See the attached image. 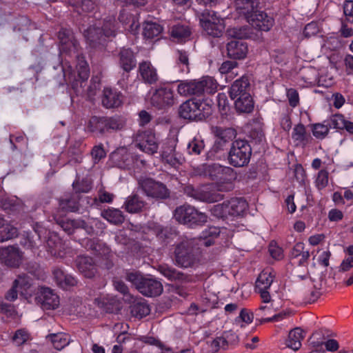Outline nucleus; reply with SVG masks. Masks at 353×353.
Masks as SVG:
<instances>
[{"instance_id":"obj_1","label":"nucleus","mask_w":353,"mask_h":353,"mask_svg":"<svg viewBox=\"0 0 353 353\" xmlns=\"http://www.w3.org/2000/svg\"><path fill=\"white\" fill-rule=\"evenodd\" d=\"M58 39L60 53L77 61L76 68L79 77L82 79V85L90 76L89 66L83 54V49L70 28H61L58 32Z\"/></svg>"},{"instance_id":"obj_2","label":"nucleus","mask_w":353,"mask_h":353,"mask_svg":"<svg viewBox=\"0 0 353 353\" xmlns=\"http://www.w3.org/2000/svg\"><path fill=\"white\" fill-rule=\"evenodd\" d=\"M235 6L255 29L269 31L274 24V18L261 10V0H235Z\"/></svg>"},{"instance_id":"obj_3","label":"nucleus","mask_w":353,"mask_h":353,"mask_svg":"<svg viewBox=\"0 0 353 353\" xmlns=\"http://www.w3.org/2000/svg\"><path fill=\"white\" fill-rule=\"evenodd\" d=\"M178 112L181 119L201 121L212 114V110L208 103L199 99H190L180 105Z\"/></svg>"},{"instance_id":"obj_4","label":"nucleus","mask_w":353,"mask_h":353,"mask_svg":"<svg viewBox=\"0 0 353 353\" xmlns=\"http://www.w3.org/2000/svg\"><path fill=\"white\" fill-rule=\"evenodd\" d=\"M217 88L216 81L210 77L201 79L180 81L177 86L178 93L183 97L200 96L204 92H214Z\"/></svg>"},{"instance_id":"obj_5","label":"nucleus","mask_w":353,"mask_h":353,"mask_svg":"<svg viewBox=\"0 0 353 353\" xmlns=\"http://www.w3.org/2000/svg\"><path fill=\"white\" fill-rule=\"evenodd\" d=\"M197 240L194 238L184 237L180 243L176 245L174 256V263L181 268H190L197 261L196 257V243Z\"/></svg>"},{"instance_id":"obj_6","label":"nucleus","mask_w":353,"mask_h":353,"mask_svg":"<svg viewBox=\"0 0 353 353\" xmlns=\"http://www.w3.org/2000/svg\"><path fill=\"white\" fill-rule=\"evenodd\" d=\"M248 206L244 199L232 198L229 201L214 205L210 212L214 216L225 220L243 216Z\"/></svg>"},{"instance_id":"obj_7","label":"nucleus","mask_w":353,"mask_h":353,"mask_svg":"<svg viewBox=\"0 0 353 353\" xmlns=\"http://www.w3.org/2000/svg\"><path fill=\"white\" fill-rule=\"evenodd\" d=\"M174 217L179 223L190 228L202 225L208 221V216L205 213L199 212L190 205L177 207L174 212Z\"/></svg>"},{"instance_id":"obj_8","label":"nucleus","mask_w":353,"mask_h":353,"mask_svg":"<svg viewBox=\"0 0 353 353\" xmlns=\"http://www.w3.org/2000/svg\"><path fill=\"white\" fill-rule=\"evenodd\" d=\"M251 155L252 148L248 141L238 139L232 143L228 159L234 167H243L248 164Z\"/></svg>"},{"instance_id":"obj_9","label":"nucleus","mask_w":353,"mask_h":353,"mask_svg":"<svg viewBox=\"0 0 353 353\" xmlns=\"http://www.w3.org/2000/svg\"><path fill=\"white\" fill-rule=\"evenodd\" d=\"M138 184L139 189L148 198L163 201L170 196V191L166 185L152 178L140 179Z\"/></svg>"},{"instance_id":"obj_10","label":"nucleus","mask_w":353,"mask_h":353,"mask_svg":"<svg viewBox=\"0 0 353 353\" xmlns=\"http://www.w3.org/2000/svg\"><path fill=\"white\" fill-rule=\"evenodd\" d=\"M184 194L196 201L205 203H215L223 199V195L212 190L210 187L204 185L194 188L191 185H186L184 189Z\"/></svg>"},{"instance_id":"obj_11","label":"nucleus","mask_w":353,"mask_h":353,"mask_svg":"<svg viewBox=\"0 0 353 353\" xmlns=\"http://www.w3.org/2000/svg\"><path fill=\"white\" fill-rule=\"evenodd\" d=\"M63 72L65 83L70 84L72 89L74 90L77 94H83L85 92H86L89 98H92L96 95L97 91L99 89V82L97 83L96 81H93L92 79L90 85L87 88L86 90H85L84 87L86 84L88 79L84 81L81 85V83L82 79L79 76L78 70L77 77L74 74H73L70 70H65L63 67Z\"/></svg>"},{"instance_id":"obj_12","label":"nucleus","mask_w":353,"mask_h":353,"mask_svg":"<svg viewBox=\"0 0 353 353\" xmlns=\"http://www.w3.org/2000/svg\"><path fill=\"white\" fill-rule=\"evenodd\" d=\"M135 146L141 151L153 154L159 148V143L155 134L150 130L138 131L134 137Z\"/></svg>"},{"instance_id":"obj_13","label":"nucleus","mask_w":353,"mask_h":353,"mask_svg":"<svg viewBox=\"0 0 353 353\" xmlns=\"http://www.w3.org/2000/svg\"><path fill=\"white\" fill-rule=\"evenodd\" d=\"M175 100L173 90L166 87L156 89L151 97L152 105L158 109H164L172 106Z\"/></svg>"},{"instance_id":"obj_14","label":"nucleus","mask_w":353,"mask_h":353,"mask_svg":"<svg viewBox=\"0 0 353 353\" xmlns=\"http://www.w3.org/2000/svg\"><path fill=\"white\" fill-rule=\"evenodd\" d=\"M53 219L68 234H72L76 229H83L85 232L91 234L94 232L92 226L89 225L82 219H69L65 217L53 216Z\"/></svg>"},{"instance_id":"obj_15","label":"nucleus","mask_w":353,"mask_h":353,"mask_svg":"<svg viewBox=\"0 0 353 353\" xmlns=\"http://www.w3.org/2000/svg\"><path fill=\"white\" fill-rule=\"evenodd\" d=\"M148 228L156 235L157 238L163 243H170L178 236V231L171 225H162L156 222L148 224Z\"/></svg>"},{"instance_id":"obj_16","label":"nucleus","mask_w":353,"mask_h":353,"mask_svg":"<svg viewBox=\"0 0 353 353\" xmlns=\"http://www.w3.org/2000/svg\"><path fill=\"white\" fill-rule=\"evenodd\" d=\"M36 299L43 310H54L59 304V298L57 294L46 287H41L39 289Z\"/></svg>"},{"instance_id":"obj_17","label":"nucleus","mask_w":353,"mask_h":353,"mask_svg":"<svg viewBox=\"0 0 353 353\" xmlns=\"http://www.w3.org/2000/svg\"><path fill=\"white\" fill-rule=\"evenodd\" d=\"M75 265L79 272L85 278L92 279L97 273L98 268L93 258L81 255L77 256Z\"/></svg>"},{"instance_id":"obj_18","label":"nucleus","mask_w":353,"mask_h":353,"mask_svg":"<svg viewBox=\"0 0 353 353\" xmlns=\"http://www.w3.org/2000/svg\"><path fill=\"white\" fill-rule=\"evenodd\" d=\"M118 65L123 72L129 73L137 65L136 54L129 48H122L117 54Z\"/></svg>"},{"instance_id":"obj_19","label":"nucleus","mask_w":353,"mask_h":353,"mask_svg":"<svg viewBox=\"0 0 353 353\" xmlns=\"http://www.w3.org/2000/svg\"><path fill=\"white\" fill-rule=\"evenodd\" d=\"M139 73L142 81L145 84H155L159 79L157 69L149 61H143L139 63Z\"/></svg>"},{"instance_id":"obj_20","label":"nucleus","mask_w":353,"mask_h":353,"mask_svg":"<svg viewBox=\"0 0 353 353\" xmlns=\"http://www.w3.org/2000/svg\"><path fill=\"white\" fill-rule=\"evenodd\" d=\"M101 103L108 109L118 108L123 103V94L115 89L105 88L103 91Z\"/></svg>"},{"instance_id":"obj_21","label":"nucleus","mask_w":353,"mask_h":353,"mask_svg":"<svg viewBox=\"0 0 353 353\" xmlns=\"http://www.w3.org/2000/svg\"><path fill=\"white\" fill-rule=\"evenodd\" d=\"M1 262L8 267H19L21 262V254L18 248L8 246L1 248Z\"/></svg>"},{"instance_id":"obj_22","label":"nucleus","mask_w":353,"mask_h":353,"mask_svg":"<svg viewBox=\"0 0 353 353\" xmlns=\"http://www.w3.org/2000/svg\"><path fill=\"white\" fill-rule=\"evenodd\" d=\"M139 292L145 296H157L163 292V285L155 279L145 278L139 288Z\"/></svg>"},{"instance_id":"obj_23","label":"nucleus","mask_w":353,"mask_h":353,"mask_svg":"<svg viewBox=\"0 0 353 353\" xmlns=\"http://www.w3.org/2000/svg\"><path fill=\"white\" fill-rule=\"evenodd\" d=\"M83 35L91 48H97L105 42V37L100 28L91 26L83 30Z\"/></svg>"},{"instance_id":"obj_24","label":"nucleus","mask_w":353,"mask_h":353,"mask_svg":"<svg viewBox=\"0 0 353 353\" xmlns=\"http://www.w3.org/2000/svg\"><path fill=\"white\" fill-rule=\"evenodd\" d=\"M52 275L57 285L63 289L75 286L78 283V280L74 276L65 273L59 267L53 268Z\"/></svg>"},{"instance_id":"obj_25","label":"nucleus","mask_w":353,"mask_h":353,"mask_svg":"<svg viewBox=\"0 0 353 353\" xmlns=\"http://www.w3.org/2000/svg\"><path fill=\"white\" fill-rule=\"evenodd\" d=\"M292 139L296 146L305 148L312 139L310 133L307 132L305 125L300 123L294 125L292 132Z\"/></svg>"},{"instance_id":"obj_26","label":"nucleus","mask_w":353,"mask_h":353,"mask_svg":"<svg viewBox=\"0 0 353 353\" xmlns=\"http://www.w3.org/2000/svg\"><path fill=\"white\" fill-rule=\"evenodd\" d=\"M227 52L230 58L243 59L248 53V45L241 40H232L227 44Z\"/></svg>"},{"instance_id":"obj_27","label":"nucleus","mask_w":353,"mask_h":353,"mask_svg":"<svg viewBox=\"0 0 353 353\" xmlns=\"http://www.w3.org/2000/svg\"><path fill=\"white\" fill-rule=\"evenodd\" d=\"M250 82L248 78L242 77L236 80L231 85L229 94L232 99H235L245 93H250Z\"/></svg>"},{"instance_id":"obj_28","label":"nucleus","mask_w":353,"mask_h":353,"mask_svg":"<svg viewBox=\"0 0 353 353\" xmlns=\"http://www.w3.org/2000/svg\"><path fill=\"white\" fill-rule=\"evenodd\" d=\"M158 270L170 281L185 282L188 281L186 274L167 264L160 265Z\"/></svg>"},{"instance_id":"obj_29","label":"nucleus","mask_w":353,"mask_h":353,"mask_svg":"<svg viewBox=\"0 0 353 353\" xmlns=\"http://www.w3.org/2000/svg\"><path fill=\"white\" fill-rule=\"evenodd\" d=\"M221 20L223 19L218 17L214 11L205 10L199 17L200 24L203 30H208L210 24L215 25L216 31L221 28Z\"/></svg>"},{"instance_id":"obj_30","label":"nucleus","mask_w":353,"mask_h":353,"mask_svg":"<svg viewBox=\"0 0 353 353\" xmlns=\"http://www.w3.org/2000/svg\"><path fill=\"white\" fill-rule=\"evenodd\" d=\"M59 205L63 212H77L79 209V196L76 194H65L59 199Z\"/></svg>"},{"instance_id":"obj_31","label":"nucleus","mask_w":353,"mask_h":353,"mask_svg":"<svg viewBox=\"0 0 353 353\" xmlns=\"http://www.w3.org/2000/svg\"><path fill=\"white\" fill-rule=\"evenodd\" d=\"M234 107L237 112L250 113L254 109V101L250 93H245L235 99Z\"/></svg>"},{"instance_id":"obj_32","label":"nucleus","mask_w":353,"mask_h":353,"mask_svg":"<svg viewBox=\"0 0 353 353\" xmlns=\"http://www.w3.org/2000/svg\"><path fill=\"white\" fill-rule=\"evenodd\" d=\"M86 129L97 135L105 134L104 117H91L87 123Z\"/></svg>"},{"instance_id":"obj_33","label":"nucleus","mask_w":353,"mask_h":353,"mask_svg":"<svg viewBox=\"0 0 353 353\" xmlns=\"http://www.w3.org/2000/svg\"><path fill=\"white\" fill-rule=\"evenodd\" d=\"M146 203L138 195L134 194L128 196L124 203L125 210L129 213L141 212Z\"/></svg>"},{"instance_id":"obj_34","label":"nucleus","mask_w":353,"mask_h":353,"mask_svg":"<svg viewBox=\"0 0 353 353\" xmlns=\"http://www.w3.org/2000/svg\"><path fill=\"white\" fill-rule=\"evenodd\" d=\"M105 133L121 130L125 125L124 120L118 115L104 117Z\"/></svg>"},{"instance_id":"obj_35","label":"nucleus","mask_w":353,"mask_h":353,"mask_svg":"<svg viewBox=\"0 0 353 353\" xmlns=\"http://www.w3.org/2000/svg\"><path fill=\"white\" fill-rule=\"evenodd\" d=\"M101 30L105 38L114 37L119 29V23L114 17H108L103 19Z\"/></svg>"},{"instance_id":"obj_36","label":"nucleus","mask_w":353,"mask_h":353,"mask_svg":"<svg viewBox=\"0 0 353 353\" xmlns=\"http://www.w3.org/2000/svg\"><path fill=\"white\" fill-rule=\"evenodd\" d=\"M162 158L165 163L173 167L181 164L183 161L181 154L176 152L174 147L165 150L163 152Z\"/></svg>"},{"instance_id":"obj_37","label":"nucleus","mask_w":353,"mask_h":353,"mask_svg":"<svg viewBox=\"0 0 353 353\" xmlns=\"http://www.w3.org/2000/svg\"><path fill=\"white\" fill-rule=\"evenodd\" d=\"M101 216L110 223L119 225L123 223L125 218L123 212L119 209L108 208L101 212Z\"/></svg>"},{"instance_id":"obj_38","label":"nucleus","mask_w":353,"mask_h":353,"mask_svg":"<svg viewBox=\"0 0 353 353\" xmlns=\"http://www.w3.org/2000/svg\"><path fill=\"white\" fill-rule=\"evenodd\" d=\"M68 3L79 14L90 12L95 7V0H68Z\"/></svg>"},{"instance_id":"obj_39","label":"nucleus","mask_w":353,"mask_h":353,"mask_svg":"<svg viewBox=\"0 0 353 353\" xmlns=\"http://www.w3.org/2000/svg\"><path fill=\"white\" fill-rule=\"evenodd\" d=\"M304 338L303 331L299 327H296L289 333L288 346L294 350H298L301 346V340Z\"/></svg>"},{"instance_id":"obj_40","label":"nucleus","mask_w":353,"mask_h":353,"mask_svg":"<svg viewBox=\"0 0 353 353\" xmlns=\"http://www.w3.org/2000/svg\"><path fill=\"white\" fill-rule=\"evenodd\" d=\"M274 279V274L273 272L268 271L261 272L256 281L255 289L268 290Z\"/></svg>"},{"instance_id":"obj_41","label":"nucleus","mask_w":353,"mask_h":353,"mask_svg":"<svg viewBox=\"0 0 353 353\" xmlns=\"http://www.w3.org/2000/svg\"><path fill=\"white\" fill-rule=\"evenodd\" d=\"M212 132L216 137H219L228 143L232 141L236 134V130L232 128L216 126L213 128Z\"/></svg>"},{"instance_id":"obj_42","label":"nucleus","mask_w":353,"mask_h":353,"mask_svg":"<svg viewBox=\"0 0 353 353\" xmlns=\"http://www.w3.org/2000/svg\"><path fill=\"white\" fill-rule=\"evenodd\" d=\"M131 312L134 316L142 319L150 313V307L146 301H140L131 306Z\"/></svg>"},{"instance_id":"obj_43","label":"nucleus","mask_w":353,"mask_h":353,"mask_svg":"<svg viewBox=\"0 0 353 353\" xmlns=\"http://www.w3.org/2000/svg\"><path fill=\"white\" fill-rule=\"evenodd\" d=\"M56 350H61L69 344L68 336L64 333L51 334L47 336Z\"/></svg>"},{"instance_id":"obj_44","label":"nucleus","mask_w":353,"mask_h":353,"mask_svg":"<svg viewBox=\"0 0 353 353\" xmlns=\"http://www.w3.org/2000/svg\"><path fill=\"white\" fill-rule=\"evenodd\" d=\"M163 30V28L154 22H146L144 24L143 35L148 39H153L159 36Z\"/></svg>"},{"instance_id":"obj_45","label":"nucleus","mask_w":353,"mask_h":353,"mask_svg":"<svg viewBox=\"0 0 353 353\" xmlns=\"http://www.w3.org/2000/svg\"><path fill=\"white\" fill-rule=\"evenodd\" d=\"M34 25L26 16H19L13 22V30L17 32H25L34 28Z\"/></svg>"},{"instance_id":"obj_46","label":"nucleus","mask_w":353,"mask_h":353,"mask_svg":"<svg viewBox=\"0 0 353 353\" xmlns=\"http://www.w3.org/2000/svg\"><path fill=\"white\" fill-rule=\"evenodd\" d=\"M61 240L57 235L51 234L48 237L46 246L48 252H50L51 255H57L58 252L61 250Z\"/></svg>"},{"instance_id":"obj_47","label":"nucleus","mask_w":353,"mask_h":353,"mask_svg":"<svg viewBox=\"0 0 353 353\" xmlns=\"http://www.w3.org/2000/svg\"><path fill=\"white\" fill-rule=\"evenodd\" d=\"M176 63L181 72H189V58L185 51L177 50L176 52Z\"/></svg>"},{"instance_id":"obj_48","label":"nucleus","mask_w":353,"mask_h":353,"mask_svg":"<svg viewBox=\"0 0 353 353\" xmlns=\"http://www.w3.org/2000/svg\"><path fill=\"white\" fill-rule=\"evenodd\" d=\"M190 35V30L188 26L183 25H176L172 28L171 36L173 38L177 39L179 41H182L189 37Z\"/></svg>"},{"instance_id":"obj_49","label":"nucleus","mask_w":353,"mask_h":353,"mask_svg":"<svg viewBox=\"0 0 353 353\" xmlns=\"http://www.w3.org/2000/svg\"><path fill=\"white\" fill-rule=\"evenodd\" d=\"M19 203L17 198H9L1 194V209L9 212H15L19 208Z\"/></svg>"},{"instance_id":"obj_50","label":"nucleus","mask_w":353,"mask_h":353,"mask_svg":"<svg viewBox=\"0 0 353 353\" xmlns=\"http://www.w3.org/2000/svg\"><path fill=\"white\" fill-rule=\"evenodd\" d=\"M228 34L239 40L246 39L250 37V29L248 26H242L239 28H232L227 30Z\"/></svg>"},{"instance_id":"obj_51","label":"nucleus","mask_w":353,"mask_h":353,"mask_svg":"<svg viewBox=\"0 0 353 353\" xmlns=\"http://www.w3.org/2000/svg\"><path fill=\"white\" fill-rule=\"evenodd\" d=\"M18 236L17 228L9 223H1V242L7 241Z\"/></svg>"},{"instance_id":"obj_52","label":"nucleus","mask_w":353,"mask_h":353,"mask_svg":"<svg viewBox=\"0 0 353 353\" xmlns=\"http://www.w3.org/2000/svg\"><path fill=\"white\" fill-rule=\"evenodd\" d=\"M27 274L30 276L35 279H43L45 276V272L43 270L37 263H30L26 266Z\"/></svg>"},{"instance_id":"obj_53","label":"nucleus","mask_w":353,"mask_h":353,"mask_svg":"<svg viewBox=\"0 0 353 353\" xmlns=\"http://www.w3.org/2000/svg\"><path fill=\"white\" fill-rule=\"evenodd\" d=\"M205 147L202 140L194 138L188 145V151L190 154L199 155L203 150Z\"/></svg>"},{"instance_id":"obj_54","label":"nucleus","mask_w":353,"mask_h":353,"mask_svg":"<svg viewBox=\"0 0 353 353\" xmlns=\"http://www.w3.org/2000/svg\"><path fill=\"white\" fill-rule=\"evenodd\" d=\"M326 122L330 128L344 130V127H345V119L344 117L340 114L332 115Z\"/></svg>"},{"instance_id":"obj_55","label":"nucleus","mask_w":353,"mask_h":353,"mask_svg":"<svg viewBox=\"0 0 353 353\" xmlns=\"http://www.w3.org/2000/svg\"><path fill=\"white\" fill-rule=\"evenodd\" d=\"M119 20L123 24H130V27L132 30L137 29L139 27V24L136 21L135 17L125 12V10H122L120 12Z\"/></svg>"},{"instance_id":"obj_56","label":"nucleus","mask_w":353,"mask_h":353,"mask_svg":"<svg viewBox=\"0 0 353 353\" xmlns=\"http://www.w3.org/2000/svg\"><path fill=\"white\" fill-rule=\"evenodd\" d=\"M72 187L76 194L87 193L92 189V183L89 180L83 179L81 181H74Z\"/></svg>"},{"instance_id":"obj_57","label":"nucleus","mask_w":353,"mask_h":353,"mask_svg":"<svg viewBox=\"0 0 353 353\" xmlns=\"http://www.w3.org/2000/svg\"><path fill=\"white\" fill-rule=\"evenodd\" d=\"M30 339V334L25 329L17 330L12 337V340L17 345H23Z\"/></svg>"},{"instance_id":"obj_58","label":"nucleus","mask_w":353,"mask_h":353,"mask_svg":"<svg viewBox=\"0 0 353 353\" xmlns=\"http://www.w3.org/2000/svg\"><path fill=\"white\" fill-rule=\"evenodd\" d=\"M329 125L322 123H316L312 125V133L313 135L319 139H324L329 132Z\"/></svg>"},{"instance_id":"obj_59","label":"nucleus","mask_w":353,"mask_h":353,"mask_svg":"<svg viewBox=\"0 0 353 353\" xmlns=\"http://www.w3.org/2000/svg\"><path fill=\"white\" fill-rule=\"evenodd\" d=\"M14 287H20L21 289L26 290L32 285V279L28 274H19L14 282Z\"/></svg>"},{"instance_id":"obj_60","label":"nucleus","mask_w":353,"mask_h":353,"mask_svg":"<svg viewBox=\"0 0 353 353\" xmlns=\"http://www.w3.org/2000/svg\"><path fill=\"white\" fill-rule=\"evenodd\" d=\"M125 279L134 285L136 288L139 290V288L142 284V281L145 277H143L138 272H132L126 273Z\"/></svg>"},{"instance_id":"obj_61","label":"nucleus","mask_w":353,"mask_h":353,"mask_svg":"<svg viewBox=\"0 0 353 353\" xmlns=\"http://www.w3.org/2000/svg\"><path fill=\"white\" fill-rule=\"evenodd\" d=\"M328 175L329 173L325 170H321L319 172L316 180V186L319 189L325 188L328 184Z\"/></svg>"},{"instance_id":"obj_62","label":"nucleus","mask_w":353,"mask_h":353,"mask_svg":"<svg viewBox=\"0 0 353 353\" xmlns=\"http://www.w3.org/2000/svg\"><path fill=\"white\" fill-rule=\"evenodd\" d=\"M287 97L291 107L295 108L299 103V93L296 90L290 88L287 90Z\"/></svg>"},{"instance_id":"obj_63","label":"nucleus","mask_w":353,"mask_h":353,"mask_svg":"<svg viewBox=\"0 0 353 353\" xmlns=\"http://www.w3.org/2000/svg\"><path fill=\"white\" fill-rule=\"evenodd\" d=\"M91 155L94 159V163H98L101 159L105 157V152L103 148V145L94 146L92 151Z\"/></svg>"},{"instance_id":"obj_64","label":"nucleus","mask_w":353,"mask_h":353,"mask_svg":"<svg viewBox=\"0 0 353 353\" xmlns=\"http://www.w3.org/2000/svg\"><path fill=\"white\" fill-rule=\"evenodd\" d=\"M343 12L348 21H353V1L346 0L344 2Z\"/></svg>"}]
</instances>
